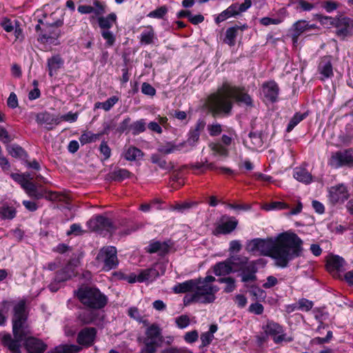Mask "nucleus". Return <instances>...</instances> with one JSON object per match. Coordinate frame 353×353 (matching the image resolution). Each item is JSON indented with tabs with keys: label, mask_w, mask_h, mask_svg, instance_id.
I'll return each mask as SVG.
<instances>
[{
	"label": "nucleus",
	"mask_w": 353,
	"mask_h": 353,
	"mask_svg": "<svg viewBox=\"0 0 353 353\" xmlns=\"http://www.w3.org/2000/svg\"><path fill=\"white\" fill-rule=\"evenodd\" d=\"M218 281L226 284L223 289L225 293H231L236 289V280L232 276L219 278Z\"/></svg>",
	"instance_id": "46"
},
{
	"label": "nucleus",
	"mask_w": 353,
	"mask_h": 353,
	"mask_svg": "<svg viewBox=\"0 0 353 353\" xmlns=\"http://www.w3.org/2000/svg\"><path fill=\"white\" fill-rule=\"evenodd\" d=\"M150 161L152 163L157 165L159 168L163 170L170 171L174 168L172 162H167L159 154H152L150 157Z\"/></svg>",
	"instance_id": "35"
},
{
	"label": "nucleus",
	"mask_w": 353,
	"mask_h": 353,
	"mask_svg": "<svg viewBox=\"0 0 353 353\" xmlns=\"http://www.w3.org/2000/svg\"><path fill=\"white\" fill-rule=\"evenodd\" d=\"M330 200L333 203L343 202L347 199V192L343 185L332 187L329 191Z\"/></svg>",
	"instance_id": "24"
},
{
	"label": "nucleus",
	"mask_w": 353,
	"mask_h": 353,
	"mask_svg": "<svg viewBox=\"0 0 353 353\" xmlns=\"http://www.w3.org/2000/svg\"><path fill=\"white\" fill-rule=\"evenodd\" d=\"M36 122L40 125H43L48 130H52L55 125L60 124L61 119L59 118V115L44 111L37 114Z\"/></svg>",
	"instance_id": "17"
},
{
	"label": "nucleus",
	"mask_w": 353,
	"mask_h": 353,
	"mask_svg": "<svg viewBox=\"0 0 353 353\" xmlns=\"http://www.w3.org/2000/svg\"><path fill=\"white\" fill-rule=\"evenodd\" d=\"M345 261L339 255L331 256L326 262V269L329 272H340L342 270Z\"/></svg>",
	"instance_id": "26"
},
{
	"label": "nucleus",
	"mask_w": 353,
	"mask_h": 353,
	"mask_svg": "<svg viewBox=\"0 0 353 353\" xmlns=\"http://www.w3.org/2000/svg\"><path fill=\"white\" fill-rule=\"evenodd\" d=\"M96 260L103 264L102 269L105 272L116 269L119 265L117 248L111 245L103 247L99 251Z\"/></svg>",
	"instance_id": "8"
},
{
	"label": "nucleus",
	"mask_w": 353,
	"mask_h": 353,
	"mask_svg": "<svg viewBox=\"0 0 353 353\" xmlns=\"http://www.w3.org/2000/svg\"><path fill=\"white\" fill-rule=\"evenodd\" d=\"M9 311V303L3 301L0 303V326H4L7 321V314Z\"/></svg>",
	"instance_id": "48"
},
{
	"label": "nucleus",
	"mask_w": 353,
	"mask_h": 353,
	"mask_svg": "<svg viewBox=\"0 0 353 353\" xmlns=\"http://www.w3.org/2000/svg\"><path fill=\"white\" fill-rule=\"evenodd\" d=\"M201 344L199 346V348L201 349L203 347L208 346L214 339V335L210 334L208 332H205L201 333Z\"/></svg>",
	"instance_id": "57"
},
{
	"label": "nucleus",
	"mask_w": 353,
	"mask_h": 353,
	"mask_svg": "<svg viewBox=\"0 0 353 353\" xmlns=\"http://www.w3.org/2000/svg\"><path fill=\"white\" fill-rule=\"evenodd\" d=\"M158 150L159 152L165 154H169L175 151H181L183 152V148L180 143L176 145L171 141L167 142L164 145H161Z\"/></svg>",
	"instance_id": "43"
},
{
	"label": "nucleus",
	"mask_w": 353,
	"mask_h": 353,
	"mask_svg": "<svg viewBox=\"0 0 353 353\" xmlns=\"http://www.w3.org/2000/svg\"><path fill=\"white\" fill-rule=\"evenodd\" d=\"M168 9L166 6H162L150 12L147 17L153 19H163L164 16L168 13Z\"/></svg>",
	"instance_id": "49"
},
{
	"label": "nucleus",
	"mask_w": 353,
	"mask_h": 353,
	"mask_svg": "<svg viewBox=\"0 0 353 353\" xmlns=\"http://www.w3.org/2000/svg\"><path fill=\"white\" fill-rule=\"evenodd\" d=\"M328 164L335 169L344 166H353V148L345 149L332 153Z\"/></svg>",
	"instance_id": "12"
},
{
	"label": "nucleus",
	"mask_w": 353,
	"mask_h": 353,
	"mask_svg": "<svg viewBox=\"0 0 353 353\" xmlns=\"http://www.w3.org/2000/svg\"><path fill=\"white\" fill-rule=\"evenodd\" d=\"M210 284L208 283L197 284V285L195 286L194 292L198 294L201 303L208 304L213 303L215 301L216 296L210 292Z\"/></svg>",
	"instance_id": "22"
},
{
	"label": "nucleus",
	"mask_w": 353,
	"mask_h": 353,
	"mask_svg": "<svg viewBox=\"0 0 353 353\" xmlns=\"http://www.w3.org/2000/svg\"><path fill=\"white\" fill-rule=\"evenodd\" d=\"M17 210L15 207L8 203H3L0 206V219L12 220L16 217Z\"/></svg>",
	"instance_id": "34"
},
{
	"label": "nucleus",
	"mask_w": 353,
	"mask_h": 353,
	"mask_svg": "<svg viewBox=\"0 0 353 353\" xmlns=\"http://www.w3.org/2000/svg\"><path fill=\"white\" fill-rule=\"evenodd\" d=\"M25 192L30 198L35 200H39L43 198L48 200H52L55 199L53 196L57 194L56 192L47 191L41 185H37L34 182L29 184V186Z\"/></svg>",
	"instance_id": "15"
},
{
	"label": "nucleus",
	"mask_w": 353,
	"mask_h": 353,
	"mask_svg": "<svg viewBox=\"0 0 353 353\" xmlns=\"http://www.w3.org/2000/svg\"><path fill=\"white\" fill-rule=\"evenodd\" d=\"M262 329L266 336L272 338L275 344H280L283 341L290 343L294 340L292 336H287L283 325L273 320H267Z\"/></svg>",
	"instance_id": "9"
},
{
	"label": "nucleus",
	"mask_w": 353,
	"mask_h": 353,
	"mask_svg": "<svg viewBox=\"0 0 353 353\" xmlns=\"http://www.w3.org/2000/svg\"><path fill=\"white\" fill-rule=\"evenodd\" d=\"M74 296L85 309L100 310L108 303V296L97 287L81 286L74 291Z\"/></svg>",
	"instance_id": "4"
},
{
	"label": "nucleus",
	"mask_w": 353,
	"mask_h": 353,
	"mask_svg": "<svg viewBox=\"0 0 353 353\" xmlns=\"http://www.w3.org/2000/svg\"><path fill=\"white\" fill-rule=\"evenodd\" d=\"M101 137V134H99V132L94 134L91 131H84L79 137V141L83 145L97 141Z\"/></svg>",
	"instance_id": "40"
},
{
	"label": "nucleus",
	"mask_w": 353,
	"mask_h": 353,
	"mask_svg": "<svg viewBox=\"0 0 353 353\" xmlns=\"http://www.w3.org/2000/svg\"><path fill=\"white\" fill-rule=\"evenodd\" d=\"M99 150L100 152V154L103 155L102 161H107L111 157V148L108 144V142L105 141H102L99 148Z\"/></svg>",
	"instance_id": "51"
},
{
	"label": "nucleus",
	"mask_w": 353,
	"mask_h": 353,
	"mask_svg": "<svg viewBox=\"0 0 353 353\" xmlns=\"http://www.w3.org/2000/svg\"><path fill=\"white\" fill-rule=\"evenodd\" d=\"M98 316L96 310L86 309L77 313V319L82 325H89L94 322Z\"/></svg>",
	"instance_id": "25"
},
{
	"label": "nucleus",
	"mask_w": 353,
	"mask_h": 353,
	"mask_svg": "<svg viewBox=\"0 0 353 353\" xmlns=\"http://www.w3.org/2000/svg\"><path fill=\"white\" fill-rule=\"evenodd\" d=\"M74 276V268L70 264H68L60 270L56 272L54 278L56 281L64 283Z\"/></svg>",
	"instance_id": "29"
},
{
	"label": "nucleus",
	"mask_w": 353,
	"mask_h": 353,
	"mask_svg": "<svg viewBox=\"0 0 353 353\" xmlns=\"http://www.w3.org/2000/svg\"><path fill=\"white\" fill-rule=\"evenodd\" d=\"M236 11L238 12V15L241 14V12H244L246 10H248L252 6V1L251 0H244L243 2L241 4H239L237 3H233Z\"/></svg>",
	"instance_id": "59"
},
{
	"label": "nucleus",
	"mask_w": 353,
	"mask_h": 353,
	"mask_svg": "<svg viewBox=\"0 0 353 353\" xmlns=\"http://www.w3.org/2000/svg\"><path fill=\"white\" fill-rule=\"evenodd\" d=\"M238 34L237 28L234 26L228 28L225 31L223 41L230 46H234L236 43V38Z\"/></svg>",
	"instance_id": "44"
},
{
	"label": "nucleus",
	"mask_w": 353,
	"mask_h": 353,
	"mask_svg": "<svg viewBox=\"0 0 353 353\" xmlns=\"http://www.w3.org/2000/svg\"><path fill=\"white\" fill-rule=\"evenodd\" d=\"M81 350V347L74 344H61L56 346L52 350L46 353H78Z\"/></svg>",
	"instance_id": "36"
},
{
	"label": "nucleus",
	"mask_w": 353,
	"mask_h": 353,
	"mask_svg": "<svg viewBox=\"0 0 353 353\" xmlns=\"http://www.w3.org/2000/svg\"><path fill=\"white\" fill-rule=\"evenodd\" d=\"M10 177L15 182L19 183L24 191L28 188L29 184L32 183V181L26 177V173H11Z\"/></svg>",
	"instance_id": "45"
},
{
	"label": "nucleus",
	"mask_w": 353,
	"mask_h": 353,
	"mask_svg": "<svg viewBox=\"0 0 353 353\" xmlns=\"http://www.w3.org/2000/svg\"><path fill=\"white\" fill-rule=\"evenodd\" d=\"M199 339V332L197 330H194L190 332H186L183 336V339L187 343H195Z\"/></svg>",
	"instance_id": "58"
},
{
	"label": "nucleus",
	"mask_w": 353,
	"mask_h": 353,
	"mask_svg": "<svg viewBox=\"0 0 353 353\" xmlns=\"http://www.w3.org/2000/svg\"><path fill=\"white\" fill-rule=\"evenodd\" d=\"M149 30L143 31L140 35V42L143 45H150L153 43L155 38V33L151 26L147 27Z\"/></svg>",
	"instance_id": "42"
},
{
	"label": "nucleus",
	"mask_w": 353,
	"mask_h": 353,
	"mask_svg": "<svg viewBox=\"0 0 353 353\" xmlns=\"http://www.w3.org/2000/svg\"><path fill=\"white\" fill-rule=\"evenodd\" d=\"M131 119L129 117H125L120 123L117 129V132L122 134L126 131L130 132Z\"/></svg>",
	"instance_id": "62"
},
{
	"label": "nucleus",
	"mask_w": 353,
	"mask_h": 353,
	"mask_svg": "<svg viewBox=\"0 0 353 353\" xmlns=\"http://www.w3.org/2000/svg\"><path fill=\"white\" fill-rule=\"evenodd\" d=\"M117 17L114 12H111L106 17H99L98 24L101 30H110L113 23L117 22Z\"/></svg>",
	"instance_id": "32"
},
{
	"label": "nucleus",
	"mask_w": 353,
	"mask_h": 353,
	"mask_svg": "<svg viewBox=\"0 0 353 353\" xmlns=\"http://www.w3.org/2000/svg\"><path fill=\"white\" fill-rule=\"evenodd\" d=\"M308 116V113L307 112L301 113V112H296L293 117L290 119L287 128L286 132H290L300 122L303 121Z\"/></svg>",
	"instance_id": "38"
},
{
	"label": "nucleus",
	"mask_w": 353,
	"mask_h": 353,
	"mask_svg": "<svg viewBox=\"0 0 353 353\" xmlns=\"http://www.w3.org/2000/svg\"><path fill=\"white\" fill-rule=\"evenodd\" d=\"M93 5L94 10L92 13H94L96 16L101 17L106 12V5L105 4V3L101 2L99 0H93Z\"/></svg>",
	"instance_id": "55"
},
{
	"label": "nucleus",
	"mask_w": 353,
	"mask_h": 353,
	"mask_svg": "<svg viewBox=\"0 0 353 353\" xmlns=\"http://www.w3.org/2000/svg\"><path fill=\"white\" fill-rule=\"evenodd\" d=\"M143 152L137 147L130 146L124 153V157L130 161H136L137 159L142 157Z\"/></svg>",
	"instance_id": "41"
},
{
	"label": "nucleus",
	"mask_w": 353,
	"mask_h": 353,
	"mask_svg": "<svg viewBox=\"0 0 353 353\" xmlns=\"http://www.w3.org/2000/svg\"><path fill=\"white\" fill-rule=\"evenodd\" d=\"M297 303L298 310H301L303 312H309L310 310H312V308L314 306L313 301L305 298L300 299Z\"/></svg>",
	"instance_id": "52"
},
{
	"label": "nucleus",
	"mask_w": 353,
	"mask_h": 353,
	"mask_svg": "<svg viewBox=\"0 0 353 353\" xmlns=\"http://www.w3.org/2000/svg\"><path fill=\"white\" fill-rule=\"evenodd\" d=\"M226 221L216 225L213 234L216 236L219 234H228L232 232L237 227L239 221L234 216H223L222 219Z\"/></svg>",
	"instance_id": "20"
},
{
	"label": "nucleus",
	"mask_w": 353,
	"mask_h": 353,
	"mask_svg": "<svg viewBox=\"0 0 353 353\" xmlns=\"http://www.w3.org/2000/svg\"><path fill=\"white\" fill-rule=\"evenodd\" d=\"M314 26V24H309L305 20H299L294 23L291 28V37L293 43L298 42L299 38L302 33L313 29Z\"/></svg>",
	"instance_id": "21"
},
{
	"label": "nucleus",
	"mask_w": 353,
	"mask_h": 353,
	"mask_svg": "<svg viewBox=\"0 0 353 353\" xmlns=\"http://www.w3.org/2000/svg\"><path fill=\"white\" fill-rule=\"evenodd\" d=\"M161 353H193L188 348H178L176 347H170L164 349Z\"/></svg>",
	"instance_id": "64"
},
{
	"label": "nucleus",
	"mask_w": 353,
	"mask_h": 353,
	"mask_svg": "<svg viewBox=\"0 0 353 353\" xmlns=\"http://www.w3.org/2000/svg\"><path fill=\"white\" fill-rule=\"evenodd\" d=\"M9 154L15 158H21L23 156H26V151L19 145H13L8 149Z\"/></svg>",
	"instance_id": "54"
},
{
	"label": "nucleus",
	"mask_w": 353,
	"mask_h": 353,
	"mask_svg": "<svg viewBox=\"0 0 353 353\" xmlns=\"http://www.w3.org/2000/svg\"><path fill=\"white\" fill-rule=\"evenodd\" d=\"M206 122L203 119H199L194 126L191 127L187 134V139L180 143L183 152L192 151L199 142L201 132L204 130Z\"/></svg>",
	"instance_id": "10"
},
{
	"label": "nucleus",
	"mask_w": 353,
	"mask_h": 353,
	"mask_svg": "<svg viewBox=\"0 0 353 353\" xmlns=\"http://www.w3.org/2000/svg\"><path fill=\"white\" fill-rule=\"evenodd\" d=\"M211 150L216 154L226 157L229 154L228 150L220 143H214L211 145Z\"/></svg>",
	"instance_id": "50"
},
{
	"label": "nucleus",
	"mask_w": 353,
	"mask_h": 353,
	"mask_svg": "<svg viewBox=\"0 0 353 353\" xmlns=\"http://www.w3.org/2000/svg\"><path fill=\"white\" fill-rule=\"evenodd\" d=\"M213 272L216 276H225L233 273V268L231 267L228 258L225 261L218 262L213 266Z\"/></svg>",
	"instance_id": "27"
},
{
	"label": "nucleus",
	"mask_w": 353,
	"mask_h": 353,
	"mask_svg": "<svg viewBox=\"0 0 353 353\" xmlns=\"http://www.w3.org/2000/svg\"><path fill=\"white\" fill-rule=\"evenodd\" d=\"M263 101L274 103L278 101L280 88L274 81H265L262 84Z\"/></svg>",
	"instance_id": "14"
},
{
	"label": "nucleus",
	"mask_w": 353,
	"mask_h": 353,
	"mask_svg": "<svg viewBox=\"0 0 353 353\" xmlns=\"http://www.w3.org/2000/svg\"><path fill=\"white\" fill-rule=\"evenodd\" d=\"M87 225L92 231L102 233L105 231L110 234L115 232L117 228L112 219L101 215H96L87 222Z\"/></svg>",
	"instance_id": "11"
},
{
	"label": "nucleus",
	"mask_w": 353,
	"mask_h": 353,
	"mask_svg": "<svg viewBox=\"0 0 353 353\" xmlns=\"http://www.w3.org/2000/svg\"><path fill=\"white\" fill-rule=\"evenodd\" d=\"M141 92L143 94L154 97L156 94L155 88L150 83L144 82L141 85Z\"/></svg>",
	"instance_id": "63"
},
{
	"label": "nucleus",
	"mask_w": 353,
	"mask_h": 353,
	"mask_svg": "<svg viewBox=\"0 0 353 353\" xmlns=\"http://www.w3.org/2000/svg\"><path fill=\"white\" fill-rule=\"evenodd\" d=\"M23 347L27 353H44L48 345L42 339L35 336H29L23 341Z\"/></svg>",
	"instance_id": "18"
},
{
	"label": "nucleus",
	"mask_w": 353,
	"mask_h": 353,
	"mask_svg": "<svg viewBox=\"0 0 353 353\" xmlns=\"http://www.w3.org/2000/svg\"><path fill=\"white\" fill-rule=\"evenodd\" d=\"M173 245L174 242L171 239L163 242L152 239L149 242L148 245L145 248V250L148 254L157 253L159 256L163 257L170 252Z\"/></svg>",
	"instance_id": "13"
},
{
	"label": "nucleus",
	"mask_w": 353,
	"mask_h": 353,
	"mask_svg": "<svg viewBox=\"0 0 353 353\" xmlns=\"http://www.w3.org/2000/svg\"><path fill=\"white\" fill-rule=\"evenodd\" d=\"M146 130V121L145 119H140L132 123L130 125V132L132 135L137 136Z\"/></svg>",
	"instance_id": "39"
},
{
	"label": "nucleus",
	"mask_w": 353,
	"mask_h": 353,
	"mask_svg": "<svg viewBox=\"0 0 353 353\" xmlns=\"http://www.w3.org/2000/svg\"><path fill=\"white\" fill-rule=\"evenodd\" d=\"M261 259L250 261L241 270L238 276H241V281L243 283L255 282L257 280L256 273L258 272L257 265L259 264Z\"/></svg>",
	"instance_id": "16"
},
{
	"label": "nucleus",
	"mask_w": 353,
	"mask_h": 353,
	"mask_svg": "<svg viewBox=\"0 0 353 353\" xmlns=\"http://www.w3.org/2000/svg\"><path fill=\"white\" fill-rule=\"evenodd\" d=\"M119 98L117 96H112L103 102V109L109 111L118 101Z\"/></svg>",
	"instance_id": "61"
},
{
	"label": "nucleus",
	"mask_w": 353,
	"mask_h": 353,
	"mask_svg": "<svg viewBox=\"0 0 353 353\" xmlns=\"http://www.w3.org/2000/svg\"><path fill=\"white\" fill-rule=\"evenodd\" d=\"M63 24V19H59L54 21L43 22L42 19L38 20V24L35 26V31L38 35L37 41L40 43L54 44L61 34L59 29Z\"/></svg>",
	"instance_id": "5"
},
{
	"label": "nucleus",
	"mask_w": 353,
	"mask_h": 353,
	"mask_svg": "<svg viewBox=\"0 0 353 353\" xmlns=\"http://www.w3.org/2000/svg\"><path fill=\"white\" fill-rule=\"evenodd\" d=\"M102 37L105 40V46L111 47L112 46L116 41V37L114 34L110 30H101V32Z\"/></svg>",
	"instance_id": "53"
},
{
	"label": "nucleus",
	"mask_w": 353,
	"mask_h": 353,
	"mask_svg": "<svg viewBox=\"0 0 353 353\" xmlns=\"http://www.w3.org/2000/svg\"><path fill=\"white\" fill-rule=\"evenodd\" d=\"M64 59L59 54H56L47 59V70L50 77L57 74L58 71L63 67Z\"/></svg>",
	"instance_id": "23"
},
{
	"label": "nucleus",
	"mask_w": 353,
	"mask_h": 353,
	"mask_svg": "<svg viewBox=\"0 0 353 353\" xmlns=\"http://www.w3.org/2000/svg\"><path fill=\"white\" fill-rule=\"evenodd\" d=\"M197 284L198 282H196V279H190L182 283H178L173 287L172 290L176 294L194 292L195 286Z\"/></svg>",
	"instance_id": "28"
},
{
	"label": "nucleus",
	"mask_w": 353,
	"mask_h": 353,
	"mask_svg": "<svg viewBox=\"0 0 353 353\" xmlns=\"http://www.w3.org/2000/svg\"><path fill=\"white\" fill-rule=\"evenodd\" d=\"M12 334L13 338L9 333L5 334L1 338V343L11 353H21V343L30 336L31 331L27 321L28 312L26 310V303L24 300H20L12 309Z\"/></svg>",
	"instance_id": "3"
},
{
	"label": "nucleus",
	"mask_w": 353,
	"mask_h": 353,
	"mask_svg": "<svg viewBox=\"0 0 353 353\" xmlns=\"http://www.w3.org/2000/svg\"><path fill=\"white\" fill-rule=\"evenodd\" d=\"M238 15V12L236 11L235 7L232 3L227 9L222 11L219 14L216 16L214 21L216 24L227 20L230 17H235Z\"/></svg>",
	"instance_id": "37"
},
{
	"label": "nucleus",
	"mask_w": 353,
	"mask_h": 353,
	"mask_svg": "<svg viewBox=\"0 0 353 353\" xmlns=\"http://www.w3.org/2000/svg\"><path fill=\"white\" fill-rule=\"evenodd\" d=\"M323 24L330 25L336 28V35L341 39L353 35V19L343 14H338L333 17L330 16H323L320 19Z\"/></svg>",
	"instance_id": "7"
},
{
	"label": "nucleus",
	"mask_w": 353,
	"mask_h": 353,
	"mask_svg": "<svg viewBox=\"0 0 353 353\" xmlns=\"http://www.w3.org/2000/svg\"><path fill=\"white\" fill-rule=\"evenodd\" d=\"M294 178L299 182L309 184L312 181V174L303 168H295L293 170Z\"/></svg>",
	"instance_id": "33"
},
{
	"label": "nucleus",
	"mask_w": 353,
	"mask_h": 353,
	"mask_svg": "<svg viewBox=\"0 0 353 353\" xmlns=\"http://www.w3.org/2000/svg\"><path fill=\"white\" fill-rule=\"evenodd\" d=\"M176 324L180 329H183L190 325V319L188 315H181L176 319Z\"/></svg>",
	"instance_id": "60"
},
{
	"label": "nucleus",
	"mask_w": 353,
	"mask_h": 353,
	"mask_svg": "<svg viewBox=\"0 0 353 353\" xmlns=\"http://www.w3.org/2000/svg\"><path fill=\"white\" fill-rule=\"evenodd\" d=\"M138 341L143 344L139 353H157L164 342L162 330L158 324L152 323L145 329L144 336Z\"/></svg>",
	"instance_id": "6"
},
{
	"label": "nucleus",
	"mask_w": 353,
	"mask_h": 353,
	"mask_svg": "<svg viewBox=\"0 0 353 353\" xmlns=\"http://www.w3.org/2000/svg\"><path fill=\"white\" fill-rule=\"evenodd\" d=\"M234 101L250 108L254 106V100L245 86L234 85L226 81L216 92L206 98L204 105L214 118L228 117L232 114Z\"/></svg>",
	"instance_id": "2"
},
{
	"label": "nucleus",
	"mask_w": 353,
	"mask_h": 353,
	"mask_svg": "<svg viewBox=\"0 0 353 353\" xmlns=\"http://www.w3.org/2000/svg\"><path fill=\"white\" fill-rule=\"evenodd\" d=\"M222 126L219 123H215L208 125V131L211 137H217L222 132Z\"/></svg>",
	"instance_id": "56"
},
{
	"label": "nucleus",
	"mask_w": 353,
	"mask_h": 353,
	"mask_svg": "<svg viewBox=\"0 0 353 353\" xmlns=\"http://www.w3.org/2000/svg\"><path fill=\"white\" fill-rule=\"evenodd\" d=\"M318 70L326 79L334 75L332 64L329 57H325L321 59L318 66Z\"/></svg>",
	"instance_id": "30"
},
{
	"label": "nucleus",
	"mask_w": 353,
	"mask_h": 353,
	"mask_svg": "<svg viewBox=\"0 0 353 353\" xmlns=\"http://www.w3.org/2000/svg\"><path fill=\"white\" fill-rule=\"evenodd\" d=\"M303 241L294 232L280 233L275 239L254 238L248 240L245 250L252 254L269 256L274 260V265L281 268L289 266L291 261L301 255Z\"/></svg>",
	"instance_id": "1"
},
{
	"label": "nucleus",
	"mask_w": 353,
	"mask_h": 353,
	"mask_svg": "<svg viewBox=\"0 0 353 353\" xmlns=\"http://www.w3.org/2000/svg\"><path fill=\"white\" fill-rule=\"evenodd\" d=\"M97 330L93 327H86L79 331L77 342L80 345L90 347L92 345L97 336Z\"/></svg>",
	"instance_id": "19"
},
{
	"label": "nucleus",
	"mask_w": 353,
	"mask_h": 353,
	"mask_svg": "<svg viewBox=\"0 0 353 353\" xmlns=\"http://www.w3.org/2000/svg\"><path fill=\"white\" fill-rule=\"evenodd\" d=\"M248 136L251 139L254 148L257 149L263 146V134L261 132H250Z\"/></svg>",
	"instance_id": "47"
},
{
	"label": "nucleus",
	"mask_w": 353,
	"mask_h": 353,
	"mask_svg": "<svg viewBox=\"0 0 353 353\" xmlns=\"http://www.w3.org/2000/svg\"><path fill=\"white\" fill-rule=\"evenodd\" d=\"M133 174L125 168H117L108 174L110 180L121 182L126 179L132 177Z\"/></svg>",
	"instance_id": "31"
}]
</instances>
